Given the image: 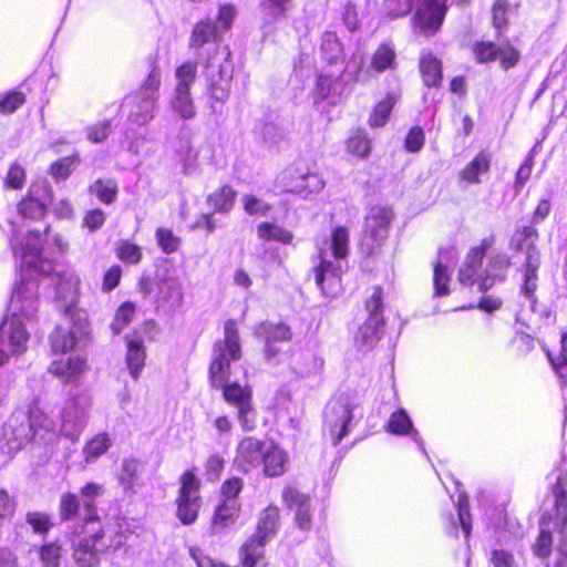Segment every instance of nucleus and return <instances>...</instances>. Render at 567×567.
Segmentation results:
<instances>
[{
    "mask_svg": "<svg viewBox=\"0 0 567 567\" xmlns=\"http://www.w3.org/2000/svg\"><path fill=\"white\" fill-rule=\"evenodd\" d=\"M331 250L336 259H343L349 252V231L344 226H338L331 233Z\"/></svg>",
    "mask_w": 567,
    "mask_h": 567,
    "instance_id": "56",
    "label": "nucleus"
},
{
    "mask_svg": "<svg viewBox=\"0 0 567 567\" xmlns=\"http://www.w3.org/2000/svg\"><path fill=\"white\" fill-rule=\"evenodd\" d=\"M237 190L230 184H224L206 196V204L215 214H228L236 204Z\"/></svg>",
    "mask_w": 567,
    "mask_h": 567,
    "instance_id": "25",
    "label": "nucleus"
},
{
    "mask_svg": "<svg viewBox=\"0 0 567 567\" xmlns=\"http://www.w3.org/2000/svg\"><path fill=\"white\" fill-rule=\"evenodd\" d=\"M257 237L262 241H276L282 245H291L295 236L293 234L272 221H261L256 227Z\"/></svg>",
    "mask_w": 567,
    "mask_h": 567,
    "instance_id": "35",
    "label": "nucleus"
},
{
    "mask_svg": "<svg viewBox=\"0 0 567 567\" xmlns=\"http://www.w3.org/2000/svg\"><path fill=\"white\" fill-rule=\"evenodd\" d=\"M385 326L383 316H369L358 328L354 342L361 350H370L380 341Z\"/></svg>",
    "mask_w": 567,
    "mask_h": 567,
    "instance_id": "18",
    "label": "nucleus"
},
{
    "mask_svg": "<svg viewBox=\"0 0 567 567\" xmlns=\"http://www.w3.org/2000/svg\"><path fill=\"white\" fill-rule=\"evenodd\" d=\"M141 472V462L136 458H124L121 465L118 482L125 492L135 493V485Z\"/></svg>",
    "mask_w": 567,
    "mask_h": 567,
    "instance_id": "45",
    "label": "nucleus"
},
{
    "mask_svg": "<svg viewBox=\"0 0 567 567\" xmlns=\"http://www.w3.org/2000/svg\"><path fill=\"white\" fill-rule=\"evenodd\" d=\"M112 441L106 432H101L91 437L83 446L82 453L86 464L96 462L111 447Z\"/></svg>",
    "mask_w": 567,
    "mask_h": 567,
    "instance_id": "38",
    "label": "nucleus"
},
{
    "mask_svg": "<svg viewBox=\"0 0 567 567\" xmlns=\"http://www.w3.org/2000/svg\"><path fill=\"white\" fill-rule=\"evenodd\" d=\"M422 83L429 89H437L443 83V62L431 51H423L419 59Z\"/></svg>",
    "mask_w": 567,
    "mask_h": 567,
    "instance_id": "19",
    "label": "nucleus"
},
{
    "mask_svg": "<svg viewBox=\"0 0 567 567\" xmlns=\"http://www.w3.org/2000/svg\"><path fill=\"white\" fill-rule=\"evenodd\" d=\"M280 185L284 193L306 197L320 192L324 187V181L320 174L308 167L292 166L281 175Z\"/></svg>",
    "mask_w": 567,
    "mask_h": 567,
    "instance_id": "6",
    "label": "nucleus"
},
{
    "mask_svg": "<svg viewBox=\"0 0 567 567\" xmlns=\"http://www.w3.org/2000/svg\"><path fill=\"white\" fill-rule=\"evenodd\" d=\"M344 147L352 157L364 159L372 151V140L365 130L358 127L344 141Z\"/></svg>",
    "mask_w": 567,
    "mask_h": 567,
    "instance_id": "31",
    "label": "nucleus"
},
{
    "mask_svg": "<svg viewBox=\"0 0 567 567\" xmlns=\"http://www.w3.org/2000/svg\"><path fill=\"white\" fill-rule=\"evenodd\" d=\"M157 301L169 308H178L184 302L183 286L172 278H164L158 282Z\"/></svg>",
    "mask_w": 567,
    "mask_h": 567,
    "instance_id": "33",
    "label": "nucleus"
},
{
    "mask_svg": "<svg viewBox=\"0 0 567 567\" xmlns=\"http://www.w3.org/2000/svg\"><path fill=\"white\" fill-rule=\"evenodd\" d=\"M280 528V508L275 504H269L260 511L254 536L269 542L278 534Z\"/></svg>",
    "mask_w": 567,
    "mask_h": 567,
    "instance_id": "20",
    "label": "nucleus"
},
{
    "mask_svg": "<svg viewBox=\"0 0 567 567\" xmlns=\"http://www.w3.org/2000/svg\"><path fill=\"white\" fill-rule=\"evenodd\" d=\"M449 11L447 0H422L413 17V24L425 37L435 34Z\"/></svg>",
    "mask_w": 567,
    "mask_h": 567,
    "instance_id": "7",
    "label": "nucleus"
},
{
    "mask_svg": "<svg viewBox=\"0 0 567 567\" xmlns=\"http://www.w3.org/2000/svg\"><path fill=\"white\" fill-rule=\"evenodd\" d=\"M319 262L312 267L315 282L326 296H336L342 287V269L326 258V250L319 249Z\"/></svg>",
    "mask_w": 567,
    "mask_h": 567,
    "instance_id": "8",
    "label": "nucleus"
},
{
    "mask_svg": "<svg viewBox=\"0 0 567 567\" xmlns=\"http://www.w3.org/2000/svg\"><path fill=\"white\" fill-rule=\"evenodd\" d=\"M27 101L25 93L14 89L0 97V113L8 115L20 109Z\"/></svg>",
    "mask_w": 567,
    "mask_h": 567,
    "instance_id": "60",
    "label": "nucleus"
},
{
    "mask_svg": "<svg viewBox=\"0 0 567 567\" xmlns=\"http://www.w3.org/2000/svg\"><path fill=\"white\" fill-rule=\"evenodd\" d=\"M553 534L548 528H539V533L532 546L534 555L540 559H548L553 551Z\"/></svg>",
    "mask_w": 567,
    "mask_h": 567,
    "instance_id": "59",
    "label": "nucleus"
},
{
    "mask_svg": "<svg viewBox=\"0 0 567 567\" xmlns=\"http://www.w3.org/2000/svg\"><path fill=\"white\" fill-rule=\"evenodd\" d=\"M258 330L266 343L288 342L292 338L290 327L284 322H262Z\"/></svg>",
    "mask_w": 567,
    "mask_h": 567,
    "instance_id": "44",
    "label": "nucleus"
},
{
    "mask_svg": "<svg viewBox=\"0 0 567 567\" xmlns=\"http://www.w3.org/2000/svg\"><path fill=\"white\" fill-rule=\"evenodd\" d=\"M491 25L497 37L502 35L511 23L509 0H493L489 9Z\"/></svg>",
    "mask_w": 567,
    "mask_h": 567,
    "instance_id": "37",
    "label": "nucleus"
},
{
    "mask_svg": "<svg viewBox=\"0 0 567 567\" xmlns=\"http://www.w3.org/2000/svg\"><path fill=\"white\" fill-rule=\"evenodd\" d=\"M81 502L78 494L65 492L60 497L59 516L62 522H69L78 517Z\"/></svg>",
    "mask_w": 567,
    "mask_h": 567,
    "instance_id": "51",
    "label": "nucleus"
},
{
    "mask_svg": "<svg viewBox=\"0 0 567 567\" xmlns=\"http://www.w3.org/2000/svg\"><path fill=\"white\" fill-rule=\"evenodd\" d=\"M73 549V558L79 567H96L100 563L95 544L104 538L105 529L102 523L89 526V534Z\"/></svg>",
    "mask_w": 567,
    "mask_h": 567,
    "instance_id": "12",
    "label": "nucleus"
},
{
    "mask_svg": "<svg viewBox=\"0 0 567 567\" xmlns=\"http://www.w3.org/2000/svg\"><path fill=\"white\" fill-rule=\"evenodd\" d=\"M394 217L391 207L374 206L365 216L361 241L370 251L380 248L389 236L390 224Z\"/></svg>",
    "mask_w": 567,
    "mask_h": 567,
    "instance_id": "5",
    "label": "nucleus"
},
{
    "mask_svg": "<svg viewBox=\"0 0 567 567\" xmlns=\"http://www.w3.org/2000/svg\"><path fill=\"white\" fill-rule=\"evenodd\" d=\"M450 274L447 267L441 261L435 262L433 269V286L434 293L437 297H443L449 295L450 288Z\"/></svg>",
    "mask_w": 567,
    "mask_h": 567,
    "instance_id": "63",
    "label": "nucleus"
},
{
    "mask_svg": "<svg viewBox=\"0 0 567 567\" xmlns=\"http://www.w3.org/2000/svg\"><path fill=\"white\" fill-rule=\"evenodd\" d=\"M86 370V359L79 354L66 358L63 355L53 359L48 372L60 379L63 383H76Z\"/></svg>",
    "mask_w": 567,
    "mask_h": 567,
    "instance_id": "15",
    "label": "nucleus"
},
{
    "mask_svg": "<svg viewBox=\"0 0 567 567\" xmlns=\"http://www.w3.org/2000/svg\"><path fill=\"white\" fill-rule=\"evenodd\" d=\"M190 91L174 89V95L171 100L172 110L183 120H192L196 115V107Z\"/></svg>",
    "mask_w": 567,
    "mask_h": 567,
    "instance_id": "42",
    "label": "nucleus"
},
{
    "mask_svg": "<svg viewBox=\"0 0 567 567\" xmlns=\"http://www.w3.org/2000/svg\"><path fill=\"white\" fill-rule=\"evenodd\" d=\"M161 83V72L158 68L154 66L135 93L137 104L145 109L144 114L141 115L142 122H147L154 116L153 113L159 99Z\"/></svg>",
    "mask_w": 567,
    "mask_h": 567,
    "instance_id": "13",
    "label": "nucleus"
},
{
    "mask_svg": "<svg viewBox=\"0 0 567 567\" xmlns=\"http://www.w3.org/2000/svg\"><path fill=\"white\" fill-rule=\"evenodd\" d=\"M492 154L486 150H481L460 171L458 178L471 185L482 183L481 176L491 171Z\"/></svg>",
    "mask_w": 567,
    "mask_h": 567,
    "instance_id": "21",
    "label": "nucleus"
},
{
    "mask_svg": "<svg viewBox=\"0 0 567 567\" xmlns=\"http://www.w3.org/2000/svg\"><path fill=\"white\" fill-rule=\"evenodd\" d=\"M103 486L94 482H87L80 488V496L83 498V508L86 513V516L76 527L79 534H89V526L101 523V517L97 514L95 499L103 495Z\"/></svg>",
    "mask_w": 567,
    "mask_h": 567,
    "instance_id": "16",
    "label": "nucleus"
},
{
    "mask_svg": "<svg viewBox=\"0 0 567 567\" xmlns=\"http://www.w3.org/2000/svg\"><path fill=\"white\" fill-rule=\"evenodd\" d=\"M175 89L192 90L197 78V62L187 60L175 70Z\"/></svg>",
    "mask_w": 567,
    "mask_h": 567,
    "instance_id": "50",
    "label": "nucleus"
},
{
    "mask_svg": "<svg viewBox=\"0 0 567 567\" xmlns=\"http://www.w3.org/2000/svg\"><path fill=\"white\" fill-rule=\"evenodd\" d=\"M400 99V91L386 92L384 97L373 105L368 118L369 126L371 128H380L385 126Z\"/></svg>",
    "mask_w": 567,
    "mask_h": 567,
    "instance_id": "24",
    "label": "nucleus"
},
{
    "mask_svg": "<svg viewBox=\"0 0 567 567\" xmlns=\"http://www.w3.org/2000/svg\"><path fill=\"white\" fill-rule=\"evenodd\" d=\"M457 522L451 518L449 526L446 527L450 534L456 536L457 524L463 530L464 538L467 540L472 534V515L470 513V503L465 495H462L457 499Z\"/></svg>",
    "mask_w": 567,
    "mask_h": 567,
    "instance_id": "39",
    "label": "nucleus"
},
{
    "mask_svg": "<svg viewBox=\"0 0 567 567\" xmlns=\"http://www.w3.org/2000/svg\"><path fill=\"white\" fill-rule=\"evenodd\" d=\"M159 328L155 320L146 319L124 336L125 363L130 375L137 380L146 365L147 351L145 342L156 339Z\"/></svg>",
    "mask_w": 567,
    "mask_h": 567,
    "instance_id": "2",
    "label": "nucleus"
},
{
    "mask_svg": "<svg viewBox=\"0 0 567 567\" xmlns=\"http://www.w3.org/2000/svg\"><path fill=\"white\" fill-rule=\"evenodd\" d=\"M546 354L554 371L561 375V369L567 367V331L561 332L559 351H547Z\"/></svg>",
    "mask_w": 567,
    "mask_h": 567,
    "instance_id": "64",
    "label": "nucleus"
},
{
    "mask_svg": "<svg viewBox=\"0 0 567 567\" xmlns=\"http://www.w3.org/2000/svg\"><path fill=\"white\" fill-rule=\"evenodd\" d=\"M281 498L288 509L296 511L310 504V496L297 487L287 485L281 492Z\"/></svg>",
    "mask_w": 567,
    "mask_h": 567,
    "instance_id": "57",
    "label": "nucleus"
},
{
    "mask_svg": "<svg viewBox=\"0 0 567 567\" xmlns=\"http://www.w3.org/2000/svg\"><path fill=\"white\" fill-rule=\"evenodd\" d=\"M176 517L183 525L194 524L203 506L202 496H176Z\"/></svg>",
    "mask_w": 567,
    "mask_h": 567,
    "instance_id": "32",
    "label": "nucleus"
},
{
    "mask_svg": "<svg viewBox=\"0 0 567 567\" xmlns=\"http://www.w3.org/2000/svg\"><path fill=\"white\" fill-rule=\"evenodd\" d=\"M54 193L50 183L44 179L33 181L27 194L18 202L17 210L24 219L41 220L45 217Z\"/></svg>",
    "mask_w": 567,
    "mask_h": 567,
    "instance_id": "4",
    "label": "nucleus"
},
{
    "mask_svg": "<svg viewBox=\"0 0 567 567\" xmlns=\"http://www.w3.org/2000/svg\"><path fill=\"white\" fill-rule=\"evenodd\" d=\"M206 91L214 102L225 103L230 95L231 72L225 71L223 65H215L209 61L205 64Z\"/></svg>",
    "mask_w": 567,
    "mask_h": 567,
    "instance_id": "14",
    "label": "nucleus"
},
{
    "mask_svg": "<svg viewBox=\"0 0 567 567\" xmlns=\"http://www.w3.org/2000/svg\"><path fill=\"white\" fill-rule=\"evenodd\" d=\"M27 182V171L19 162H12L3 178L6 189L21 190Z\"/></svg>",
    "mask_w": 567,
    "mask_h": 567,
    "instance_id": "52",
    "label": "nucleus"
},
{
    "mask_svg": "<svg viewBox=\"0 0 567 567\" xmlns=\"http://www.w3.org/2000/svg\"><path fill=\"white\" fill-rule=\"evenodd\" d=\"M115 254L126 265H136L143 258L141 246L127 239H121L116 243Z\"/></svg>",
    "mask_w": 567,
    "mask_h": 567,
    "instance_id": "49",
    "label": "nucleus"
},
{
    "mask_svg": "<svg viewBox=\"0 0 567 567\" xmlns=\"http://www.w3.org/2000/svg\"><path fill=\"white\" fill-rule=\"evenodd\" d=\"M49 343L52 354L63 355L75 348L78 338L69 327L59 324L49 334Z\"/></svg>",
    "mask_w": 567,
    "mask_h": 567,
    "instance_id": "30",
    "label": "nucleus"
},
{
    "mask_svg": "<svg viewBox=\"0 0 567 567\" xmlns=\"http://www.w3.org/2000/svg\"><path fill=\"white\" fill-rule=\"evenodd\" d=\"M155 237L158 247L165 254H173L178 250L181 238L176 236L172 229L158 227L155 231Z\"/></svg>",
    "mask_w": 567,
    "mask_h": 567,
    "instance_id": "61",
    "label": "nucleus"
},
{
    "mask_svg": "<svg viewBox=\"0 0 567 567\" xmlns=\"http://www.w3.org/2000/svg\"><path fill=\"white\" fill-rule=\"evenodd\" d=\"M136 306L132 301L122 302L115 311L111 322V330L114 334H120L134 319Z\"/></svg>",
    "mask_w": 567,
    "mask_h": 567,
    "instance_id": "48",
    "label": "nucleus"
},
{
    "mask_svg": "<svg viewBox=\"0 0 567 567\" xmlns=\"http://www.w3.org/2000/svg\"><path fill=\"white\" fill-rule=\"evenodd\" d=\"M389 433L395 435H406L412 430V422L403 409H399L393 412L385 425Z\"/></svg>",
    "mask_w": 567,
    "mask_h": 567,
    "instance_id": "54",
    "label": "nucleus"
},
{
    "mask_svg": "<svg viewBox=\"0 0 567 567\" xmlns=\"http://www.w3.org/2000/svg\"><path fill=\"white\" fill-rule=\"evenodd\" d=\"M179 487L176 496H202V481L196 474V468L184 471L178 478Z\"/></svg>",
    "mask_w": 567,
    "mask_h": 567,
    "instance_id": "47",
    "label": "nucleus"
},
{
    "mask_svg": "<svg viewBox=\"0 0 567 567\" xmlns=\"http://www.w3.org/2000/svg\"><path fill=\"white\" fill-rule=\"evenodd\" d=\"M223 399L235 408L243 406L252 401V391L249 385H241L239 382H226L219 388Z\"/></svg>",
    "mask_w": 567,
    "mask_h": 567,
    "instance_id": "36",
    "label": "nucleus"
},
{
    "mask_svg": "<svg viewBox=\"0 0 567 567\" xmlns=\"http://www.w3.org/2000/svg\"><path fill=\"white\" fill-rule=\"evenodd\" d=\"M29 339L27 327L17 315L6 317L0 322V342L12 355L23 353L28 349Z\"/></svg>",
    "mask_w": 567,
    "mask_h": 567,
    "instance_id": "10",
    "label": "nucleus"
},
{
    "mask_svg": "<svg viewBox=\"0 0 567 567\" xmlns=\"http://www.w3.org/2000/svg\"><path fill=\"white\" fill-rule=\"evenodd\" d=\"M535 340L525 331H516L509 341V348L515 357H525L534 350Z\"/></svg>",
    "mask_w": 567,
    "mask_h": 567,
    "instance_id": "58",
    "label": "nucleus"
},
{
    "mask_svg": "<svg viewBox=\"0 0 567 567\" xmlns=\"http://www.w3.org/2000/svg\"><path fill=\"white\" fill-rule=\"evenodd\" d=\"M241 512L239 501H219L215 507L212 525L213 528L220 532L233 526L238 519Z\"/></svg>",
    "mask_w": 567,
    "mask_h": 567,
    "instance_id": "26",
    "label": "nucleus"
},
{
    "mask_svg": "<svg viewBox=\"0 0 567 567\" xmlns=\"http://www.w3.org/2000/svg\"><path fill=\"white\" fill-rule=\"evenodd\" d=\"M86 425L85 412L76 404L64 410L62 416L61 432L72 441H76Z\"/></svg>",
    "mask_w": 567,
    "mask_h": 567,
    "instance_id": "29",
    "label": "nucleus"
},
{
    "mask_svg": "<svg viewBox=\"0 0 567 567\" xmlns=\"http://www.w3.org/2000/svg\"><path fill=\"white\" fill-rule=\"evenodd\" d=\"M38 555L43 567H60L62 546L58 540L44 543L39 547Z\"/></svg>",
    "mask_w": 567,
    "mask_h": 567,
    "instance_id": "53",
    "label": "nucleus"
},
{
    "mask_svg": "<svg viewBox=\"0 0 567 567\" xmlns=\"http://www.w3.org/2000/svg\"><path fill=\"white\" fill-rule=\"evenodd\" d=\"M90 189L101 203L106 205L114 203L118 193L116 182L102 178L96 179Z\"/></svg>",
    "mask_w": 567,
    "mask_h": 567,
    "instance_id": "55",
    "label": "nucleus"
},
{
    "mask_svg": "<svg viewBox=\"0 0 567 567\" xmlns=\"http://www.w3.org/2000/svg\"><path fill=\"white\" fill-rule=\"evenodd\" d=\"M268 445L264 440L255 436L241 437L236 445L235 464L244 473L259 467Z\"/></svg>",
    "mask_w": 567,
    "mask_h": 567,
    "instance_id": "11",
    "label": "nucleus"
},
{
    "mask_svg": "<svg viewBox=\"0 0 567 567\" xmlns=\"http://www.w3.org/2000/svg\"><path fill=\"white\" fill-rule=\"evenodd\" d=\"M265 542L254 535H250L239 547L238 558L243 567H257L266 557Z\"/></svg>",
    "mask_w": 567,
    "mask_h": 567,
    "instance_id": "27",
    "label": "nucleus"
},
{
    "mask_svg": "<svg viewBox=\"0 0 567 567\" xmlns=\"http://www.w3.org/2000/svg\"><path fill=\"white\" fill-rule=\"evenodd\" d=\"M554 512L560 518L563 530L567 527V477L559 475L551 487Z\"/></svg>",
    "mask_w": 567,
    "mask_h": 567,
    "instance_id": "41",
    "label": "nucleus"
},
{
    "mask_svg": "<svg viewBox=\"0 0 567 567\" xmlns=\"http://www.w3.org/2000/svg\"><path fill=\"white\" fill-rule=\"evenodd\" d=\"M324 360L317 355L302 357L300 362L290 367V370L297 378H310L322 373Z\"/></svg>",
    "mask_w": 567,
    "mask_h": 567,
    "instance_id": "46",
    "label": "nucleus"
},
{
    "mask_svg": "<svg viewBox=\"0 0 567 567\" xmlns=\"http://www.w3.org/2000/svg\"><path fill=\"white\" fill-rule=\"evenodd\" d=\"M495 244V236L489 235L481 239L477 246L472 247L465 256L463 265L457 272V279L461 285L472 287L477 282L478 274L483 265V260L488 250Z\"/></svg>",
    "mask_w": 567,
    "mask_h": 567,
    "instance_id": "9",
    "label": "nucleus"
},
{
    "mask_svg": "<svg viewBox=\"0 0 567 567\" xmlns=\"http://www.w3.org/2000/svg\"><path fill=\"white\" fill-rule=\"evenodd\" d=\"M223 34L217 23L210 19H203L196 22L192 29L188 47L190 49H200L206 44L218 42Z\"/></svg>",
    "mask_w": 567,
    "mask_h": 567,
    "instance_id": "22",
    "label": "nucleus"
},
{
    "mask_svg": "<svg viewBox=\"0 0 567 567\" xmlns=\"http://www.w3.org/2000/svg\"><path fill=\"white\" fill-rule=\"evenodd\" d=\"M474 60L478 64H488L498 61L503 71L516 68L520 60V51L509 41L498 44L492 40H478L471 47Z\"/></svg>",
    "mask_w": 567,
    "mask_h": 567,
    "instance_id": "3",
    "label": "nucleus"
},
{
    "mask_svg": "<svg viewBox=\"0 0 567 567\" xmlns=\"http://www.w3.org/2000/svg\"><path fill=\"white\" fill-rule=\"evenodd\" d=\"M370 68L375 73L396 69V52L389 42L380 43L371 56Z\"/></svg>",
    "mask_w": 567,
    "mask_h": 567,
    "instance_id": "34",
    "label": "nucleus"
},
{
    "mask_svg": "<svg viewBox=\"0 0 567 567\" xmlns=\"http://www.w3.org/2000/svg\"><path fill=\"white\" fill-rule=\"evenodd\" d=\"M81 162V157L79 153H72L68 156H63L51 163L49 166V174L54 179L55 183L68 179L74 167H76Z\"/></svg>",
    "mask_w": 567,
    "mask_h": 567,
    "instance_id": "43",
    "label": "nucleus"
},
{
    "mask_svg": "<svg viewBox=\"0 0 567 567\" xmlns=\"http://www.w3.org/2000/svg\"><path fill=\"white\" fill-rule=\"evenodd\" d=\"M293 0H261L259 7L265 23L274 24L287 18L292 8Z\"/></svg>",
    "mask_w": 567,
    "mask_h": 567,
    "instance_id": "40",
    "label": "nucleus"
},
{
    "mask_svg": "<svg viewBox=\"0 0 567 567\" xmlns=\"http://www.w3.org/2000/svg\"><path fill=\"white\" fill-rule=\"evenodd\" d=\"M539 238V231L535 225H524L517 227L511 236L509 246L516 251H526V256L533 252H539L536 248V241Z\"/></svg>",
    "mask_w": 567,
    "mask_h": 567,
    "instance_id": "28",
    "label": "nucleus"
},
{
    "mask_svg": "<svg viewBox=\"0 0 567 567\" xmlns=\"http://www.w3.org/2000/svg\"><path fill=\"white\" fill-rule=\"evenodd\" d=\"M241 200L243 209L249 216L265 217L270 213L272 208L269 203L251 194L245 195Z\"/></svg>",
    "mask_w": 567,
    "mask_h": 567,
    "instance_id": "62",
    "label": "nucleus"
},
{
    "mask_svg": "<svg viewBox=\"0 0 567 567\" xmlns=\"http://www.w3.org/2000/svg\"><path fill=\"white\" fill-rule=\"evenodd\" d=\"M352 420L353 412L349 403H339L331 409L326 424L334 446L349 434V424Z\"/></svg>",
    "mask_w": 567,
    "mask_h": 567,
    "instance_id": "17",
    "label": "nucleus"
},
{
    "mask_svg": "<svg viewBox=\"0 0 567 567\" xmlns=\"http://www.w3.org/2000/svg\"><path fill=\"white\" fill-rule=\"evenodd\" d=\"M224 337L213 343L212 358L208 364L207 379L212 389L218 390L228 382L231 375V362L243 357L241 339L235 319L224 322Z\"/></svg>",
    "mask_w": 567,
    "mask_h": 567,
    "instance_id": "1",
    "label": "nucleus"
},
{
    "mask_svg": "<svg viewBox=\"0 0 567 567\" xmlns=\"http://www.w3.org/2000/svg\"><path fill=\"white\" fill-rule=\"evenodd\" d=\"M288 454L278 444L270 443L266 451L260 466L266 477L275 478L282 476L287 471Z\"/></svg>",
    "mask_w": 567,
    "mask_h": 567,
    "instance_id": "23",
    "label": "nucleus"
}]
</instances>
